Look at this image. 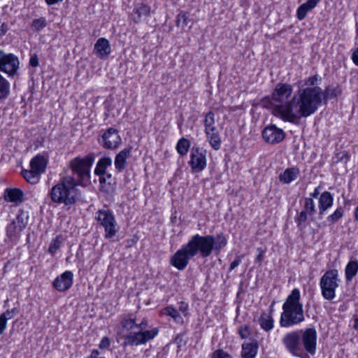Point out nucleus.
<instances>
[{
    "label": "nucleus",
    "mask_w": 358,
    "mask_h": 358,
    "mask_svg": "<svg viewBox=\"0 0 358 358\" xmlns=\"http://www.w3.org/2000/svg\"><path fill=\"white\" fill-rule=\"evenodd\" d=\"M293 87L288 83H278L271 97L264 102L270 104L272 114L284 122L295 123L301 117L315 113L320 102L319 88H303L297 90L293 96Z\"/></svg>",
    "instance_id": "f257e3e1"
},
{
    "label": "nucleus",
    "mask_w": 358,
    "mask_h": 358,
    "mask_svg": "<svg viewBox=\"0 0 358 358\" xmlns=\"http://www.w3.org/2000/svg\"><path fill=\"white\" fill-rule=\"evenodd\" d=\"M282 342L287 350L294 356L301 357L304 352L314 355L316 352L317 331L315 328H307L289 332Z\"/></svg>",
    "instance_id": "f03ea898"
},
{
    "label": "nucleus",
    "mask_w": 358,
    "mask_h": 358,
    "mask_svg": "<svg viewBox=\"0 0 358 358\" xmlns=\"http://www.w3.org/2000/svg\"><path fill=\"white\" fill-rule=\"evenodd\" d=\"M227 244V241L222 233L217 234L215 237L195 234L186 243L194 257L199 255L202 258L208 257L213 250L219 252Z\"/></svg>",
    "instance_id": "7ed1b4c3"
},
{
    "label": "nucleus",
    "mask_w": 358,
    "mask_h": 358,
    "mask_svg": "<svg viewBox=\"0 0 358 358\" xmlns=\"http://www.w3.org/2000/svg\"><path fill=\"white\" fill-rule=\"evenodd\" d=\"M77 186L73 177L69 176L62 177L56 185L52 187L48 195L53 203L70 207L77 201L78 195Z\"/></svg>",
    "instance_id": "20e7f679"
},
{
    "label": "nucleus",
    "mask_w": 358,
    "mask_h": 358,
    "mask_svg": "<svg viewBox=\"0 0 358 358\" xmlns=\"http://www.w3.org/2000/svg\"><path fill=\"white\" fill-rule=\"evenodd\" d=\"M300 299L299 289L294 288L282 305L283 311L280 320L281 327H289L304 320L303 304L300 302Z\"/></svg>",
    "instance_id": "39448f33"
},
{
    "label": "nucleus",
    "mask_w": 358,
    "mask_h": 358,
    "mask_svg": "<svg viewBox=\"0 0 358 358\" xmlns=\"http://www.w3.org/2000/svg\"><path fill=\"white\" fill-rule=\"evenodd\" d=\"M95 160V154L90 152L85 157H76L69 162L71 177L75 178L78 186L87 187L91 182V167Z\"/></svg>",
    "instance_id": "423d86ee"
},
{
    "label": "nucleus",
    "mask_w": 358,
    "mask_h": 358,
    "mask_svg": "<svg viewBox=\"0 0 358 358\" xmlns=\"http://www.w3.org/2000/svg\"><path fill=\"white\" fill-rule=\"evenodd\" d=\"M148 327V320L143 318L140 323H136V329L137 331H130L124 336V341L122 343L126 346H138L145 344L149 341L153 339L158 334V329L153 328L150 330H146Z\"/></svg>",
    "instance_id": "0eeeda50"
},
{
    "label": "nucleus",
    "mask_w": 358,
    "mask_h": 358,
    "mask_svg": "<svg viewBox=\"0 0 358 358\" xmlns=\"http://www.w3.org/2000/svg\"><path fill=\"white\" fill-rule=\"evenodd\" d=\"M95 220L99 225L103 227L106 238H112L118 231L119 227L112 210L107 208L99 210L95 213Z\"/></svg>",
    "instance_id": "6e6552de"
},
{
    "label": "nucleus",
    "mask_w": 358,
    "mask_h": 358,
    "mask_svg": "<svg viewBox=\"0 0 358 358\" xmlns=\"http://www.w3.org/2000/svg\"><path fill=\"white\" fill-rule=\"evenodd\" d=\"M338 282V272L336 269L328 270L322 276L320 286L322 295L325 299L331 301L335 298Z\"/></svg>",
    "instance_id": "1a4fd4ad"
},
{
    "label": "nucleus",
    "mask_w": 358,
    "mask_h": 358,
    "mask_svg": "<svg viewBox=\"0 0 358 358\" xmlns=\"http://www.w3.org/2000/svg\"><path fill=\"white\" fill-rule=\"evenodd\" d=\"M20 62L14 54H6L0 50V71L4 72L9 76H13L19 69Z\"/></svg>",
    "instance_id": "9d476101"
},
{
    "label": "nucleus",
    "mask_w": 358,
    "mask_h": 358,
    "mask_svg": "<svg viewBox=\"0 0 358 358\" xmlns=\"http://www.w3.org/2000/svg\"><path fill=\"white\" fill-rule=\"evenodd\" d=\"M193 257V255L189 250L187 245L185 244L171 257L170 263L179 271H182L187 267L189 260Z\"/></svg>",
    "instance_id": "9b49d317"
},
{
    "label": "nucleus",
    "mask_w": 358,
    "mask_h": 358,
    "mask_svg": "<svg viewBox=\"0 0 358 358\" xmlns=\"http://www.w3.org/2000/svg\"><path fill=\"white\" fill-rule=\"evenodd\" d=\"M99 143L105 149L115 150L122 143V138L118 131L114 128H109L105 131L99 139Z\"/></svg>",
    "instance_id": "f8f14e48"
},
{
    "label": "nucleus",
    "mask_w": 358,
    "mask_h": 358,
    "mask_svg": "<svg viewBox=\"0 0 358 358\" xmlns=\"http://www.w3.org/2000/svg\"><path fill=\"white\" fill-rule=\"evenodd\" d=\"M193 171L201 172L206 166V150L201 148L193 147L189 162Z\"/></svg>",
    "instance_id": "ddd939ff"
},
{
    "label": "nucleus",
    "mask_w": 358,
    "mask_h": 358,
    "mask_svg": "<svg viewBox=\"0 0 358 358\" xmlns=\"http://www.w3.org/2000/svg\"><path fill=\"white\" fill-rule=\"evenodd\" d=\"M28 215L20 210L16 218L7 227L6 233L9 238L19 234L27 225Z\"/></svg>",
    "instance_id": "4468645a"
},
{
    "label": "nucleus",
    "mask_w": 358,
    "mask_h": 358,
    "mask_svg": "<svg viewBox=\"0 0 358 358\" xmlns=\"http://www.w3.org/2000/svg\"><path fill=\"white\" fill-rule=\"evenodd\" d=\"M262 137L268 143L277 144L285 138V133L275 124H271L264 129Z\"/></svg>",
    "instance_id": "2eb2a0df"
},
{
    "label": "nucleus",
    "mask_w": 358,
    "mask_h": 358,
    "mask_svg": "<svg viewBox=\"0 0 358 358\" xmlns=\"http://www.w3.org/2000/svg\"><path fill=\"white\" fill-rule=\"evenodd\" d=\"M73 282V273L70 271H66L54 280L52 286L59 292H65L71 288Z\"/></svg>",
    "instance_id": "dca6fc26"
},
{
    "label": "nucleus",
    "mask_w": 358,
    "mask_h": 358,
    "mask_svg": "<svg viewBox=\"0 0 358 358\" xmlns=\"http://www.w3.org/2000/svg\"><path fill=\"white\" fill-rule=\"evenodd\" d=\"M94 52L101 59L108 58L111 52V47L108 40L105 38H99L94 44Z\"/></svg>",
    "instance_id": "f3484780"
},
{
    "label": "nucleus",
    "mask_w": 358,
    "mask_h": 358,
    "mask_svg": "<svg viewBox=\"0 0 358 358\" xmlns=\"http://www.w3.org/2000/svg\"><path fill=\"white\" fill-rule=\"evenodd\" d=\"M131 148H126L121 150L115 159V169L122 172L127 167V159L131 157Z\"/></svg>",
    "instance_id": "a211bd4d"
},
{
    "label": "nucleus",
    "mask_w": 358,
    "mask_h": 358,
    "mask_svg": "<svg viewBox=\"0 0 358 358\" xmlns=\"http://www.w3.org/2000/svg\"><path fill=\"white\" fill-rule=\"evenodd\" d=\"M300 175L299 169L297 167H290L286 169L279 176V180L284 184H289L295 180Z\"/></svg>",
    "instance_id": "6ab92c4d"
},
{
    "label": "nucleus",
    "mask_w": 358,
    "mask_h": 358,
    "mask_svg": "<svg viewBox=\"0 0 358 358\" xmlns=\"http://www.w3.org/2000/svg\"><path fill=\"white\" fill-rule=\"evenodd\" d=\"M23 196V192L18 188L6 189L4 192L5 200L12 203L22 202Z\"/></svg>",
    "instance_id": "aec40b11"
},
{
    "label": "nucleus",
    "mask_w": 358,
    "mask_h": 358,
    "mask_svg": "<svg viewBox=\"0 0 358 358\" xmlns=\"http://www.w3.org/2000/svg\"><path fill=\"white\" fill-rule=\"evenodd\" d=\"M334 199L329 192H324L319 199V211L322 215L328 208L333 205Z\"/></svg>",
    "instance_id": "412c9836"
},
{
    "label": "nucleus",
    "mask_w": 358,
    "mask_h": 358,
    "mask_svg": "<svg viewBox=\"0 0 358 358\" xmlns=\"http://www.w3.org/2000/svg\"><path fill=\"white\" fill-rule=\"evenodd\" d=\"M47 159L41 155H37L30 162L31 169L37 171L40 174L45 172L47 166Z\"/></svg>",
    "instance_id": "4be33fe9"
},
{
    "label": "nucleus",
    "mask_w": 358,
    "mask_h": 358,
    "mask_svg": "<svg viewBox=\"0 0 358 358\" xmlns=\"http://www.w3.org/2000/svg\"><path fill=\"white\" fill-rule=\"evenodd\" d=\"M314 88H319L320 90V102L317 106V110L318 109L319 106L321 105L322 100H326L327 99H333L338 96L341 94V90L338 87H327L324 91H322V90L320 87H315Z\"/></svg>",
    "instance_id": "5701e85b"
},
{
    "label": "nucleus",
    "mask_w": 358,
    "mask_h": 358,
    "mask_svg": "<svg viewBox=\"0 0 358 358\" xmlns=\"http://www.w3.org/2000/svg\"><path fill=\"white\" fill-rule=\"evenodd\" d=\"M258 345L256 342L243 343L242 345V358H255L257 352Z\"/></svg>",
    "instance_id": "b1692460"
},
{
    "label": "nucleus",
    "mask_w": 358,
    "mask_h": 358,
    "mask_svg": "<svg viewBox=\"0 0 358 358\" xmlns=\"http://www.w3.org/2000/svg\"><path fill=\"white\" fill-rule=\"evenodd\" d=\"M315 0H308L301 4L297 9L296 17L298 20H303L308 11L311 10L316 6Z\"/></svg>",
    "instance_id": "393cba45"
},
{
    "label": "nucleus",
    "mask_w": 358,
    "mask_h": 358,
    "mask_svg": "<svg viewBox=\"0 0 358 358\" xmlns=\"http://www.w3.org/2000/svg\"><path fill=\"white\" fill-rule=\"evenodd\" d=\"M112 165V159L109 157H104L101 158L97 162L96 166L94 169L95 175L104 174L106 172V169Z\"/></svg>",
    "instance_id": "a878e982"
},
{
    "label": "nucleus",
    "mask_w": 358,
    "mask_h": 358,
    "mask_svg": "<svg viewBox=\"0 0 358 358\" xmlns=\"http://www.w3.org/2000/svg\"><path fill=\"white\" fill-rule=\"evenodd\" d=\"M215 114L213 111H209L206 113L204 119V127H205V133L206 134H208L210 131H215L217 130V127L215 125Z\"/></svg>",
    "instance_id": "bb28decb"
},
{
    "label": "nucleus",
    "mask_w": 358,
    "mask_h": 358,
    "mask_svg": "<svg viewBox=\"0 0 358 358\" xmlns=\"http://www.w3.org/2000/svg\"><path fill=\"white\" fill-rule=\"evenodd\" d=\"M22 175L27 182L35 185L39 182L41 174L31 169L30 170L22 169Z\"/></svg>",
    "instance_id": "cd10ccee"
},
{
    "label": "nucleus",
    "mask_w": 358,
    "mask_h": 358,
    "mask_svg": "<svg viewBox=\"0 0 358 358\" xmlns=\"http://www.w3.org/2000/svg\"><path fill=\"white\" fill-rule=\"evenodd\" d=\"M259 323L261 327L266 331H269L273 327V320L271 315L263 313L259 319Z\"/></svg>",
    "instance_id": "c85d7f7f"
},
{
    "label": "nucleus",
    "mask_w": 358,
    "mask_h": 358,
    "mask_svg": "<svg viewBox=\"0 0 358 358\" xmlns=\"http://www.w3.org/2000/svg\"><path fill=\"white\" fill-rule=\"evenodd\" d=\"M10 94V83L0 74V101L7 99Z\"/></svg>",
    "instance_id": "c756f323"
},
{
    "label": "nucleus",
    "mask_w": 358,
    "mask_h": 358,
    "mask_svg": "<svg viewBox=\"0 0 358 358\" xmlns=\"http://www.w3.org/2000/svg\"><path fill=\"white\" fill-rule=\"evenodd\" d=\"M207 138L209 140V143L213 148L217 150L221 146V139L217 130L210 131L208 134H206Z\"/></svg>",
    "instance_id": "7c9ffc66"
},
{
    "label": "nucleus",
    "mask_w": 358,
    "mask_h": 358,
    "mask_svg": "<svg viewBox=\"0 0 358 358\" xmlns=\"http://www.w3.org/2000/svg\"><path fill=\"white\" fill-rule=\"evenodd\" d=\"M358 271V262L357 261H350L345 268V276L347 280H351Z\"/></svg>",
    "instance_id": "2f4dec72"
},
{
    "label": "nucleus",
    "mask_w": 358,
    "mask_h": 358,
    "mask_svg": "<svg viewBox=\"0 0 358 358\" xmlns=\"http://www.w3.org/2000/svg\"><path fill=\"white\" fill-rule=\"evenodd\" d=\"M98 176H99V182L102 187L110 188L115 184V180L110 173L105 172L104 174Z\"/></svg>",
    "instance_id": "473e14b6"
},
{
    "label": "nucleus",
    "mask_w": 358,
    "mask_h": 358,
    "mask_svg": "<svg viewBox=\"0 0 358 358\" xmlns=\"http://www.w3.org/2000/svg\"><path fill=\"white\" fill-rule=\"evenodd\" d=\"M189 147V141L185 138H182L178 141L176 150L181 156H184L187 153Z\"/></svg>",
    "instance_id": "72a5a7b5"
},
{
    "label": "nucleus",
    "mask_w": 358,
    "mask_h": 358,
    "mask_svg": "<svg viewBox=\"0 0 358 358\" xmlns=\"http://www.w3.org/2000/svg\"><path fill=\"white\" fill-rule=\"evenodd\" d=\"M163 313H164V314L171 317L174 320V321L176 322L177 323H181V324L183 323L182 317H181V315L178 313V311L176 308H174L171 306H168V307H166L165 308H164Z\"/></svg>",
    "instance_id": "f704fd0d"
},
{
    "label": "nucleus",
    "mask_w": 358,
    "mask_h": 358,
    "mask_svg": "<svg viewBox=\"0 0 358 358\" xmlns=\"http://www.w3.org/2000/svg\"><path fill=\"white\" fill-rule=\"evenodd\" d=\"M62 241V236L61 235L57 236L50 242L48 248V252L53 256L56 253L57 250L61 247Z\"/></svg>",
    "instance_id": "c9c22d12"
},
{
    "label": "nucleus",
    "mask_w": 358,
    "mask_h": 358,
    "mask_svg": "<svg viewBox=\"0 0 358 358\" xmlns=\"http://www.w3.org/2000/svg\"><path fill=\"white\" fill-rule=\"evenodd\" d=\"M120 324L124 329L131 331L136 328V322L135 317H124L120 322Z\"/></svg>",
    "instance_id": "e433bc0d"
},
{
    "label": "nucleus",
    "mask_w": 358,
    "mask_h": 358,
    "mask_svg": "<svg viewBox=\"0 0 358 358\" xmlns=\"http://www.w3.org/2000/svg\"><path fill=\"white\" fill-rule=\"evenodd\" d=\"M189 22L190 20L187 13L180 12L179 14H178L176 19V25L178 27L184 29L185 27L189 25Z\"/></svg>",
    "instance_id": "4c0bfd02"
},
{
    "label": "nucleus",
    "mask_w": 358,
    "mask_h": 358,
    "mask_svg": "<svg viewBox=\"0 0 358 358\" xmlns=\"http://www.w3.org/2000/svg\"><path fill=\"white\" fill-rule=\"evenodd\" d=\"M134 13L138 15V19L142 17H147L150 15V7L145 4L141 3L134 9Z\"/></svg>",
    "instance_id": "58836bf2"
},
{
    "label": "nucleus",
    "mask_w": 358,
    "mask_h": 358,
    "mask_svg": "<svg viewBox=\"0 0 358 358\" xmlns=\"http://www.w3.org/2000/svg\"><path fill=\"white\" fill-rule=\"evenodd\" d=\"M308 212L302 210L295 219V221L297 224V227L301 230L303 229L306 227L304 223L308 220Z\"/></svg>",
    "instance_id": "ea45409f"
},
{
    "label": "nucleus",
    "mask_w": 358,
    "mask_h": 358,
    "mask_svg": "<svg viewBox=\"0 0 358 358\" xmlns=\"http://www.w3.org/2000/svg\"><path fill=\"white\" fill-rule=\"evenodd\" d=\"M344 213V209L343 207L338 208L335 212L330 215L327 217V220L329 222L334 224L338 220H340L343 216Z\"/></svg>",
    "instance_id": "a19ab883"
},
{
    "label": "nucleus",
    "mask_w": 358,
    "mask_h": 358,
    "mask_svg": "<svg viewBox=\"0 0 358 358\" xmlns=\"http://www.w3.org/2000/svg\"><path fill=\"white\" fill-rule=\"evenodd\" d=\"M303 207V210L308 212L310 215L315 211V203L311 197L305 198Z\"/></svg>",
    "instance_id": "79ce46f5"
},
{
    "label": "nucleus",
    "mask_w": 358,
    "mask_h": 358,
    "mask_svg": "<svg viewBox=\"0 0 358 358\" xmlns=\"http://www.w3.org/2000/svg\"><path fill=\"white\" fill-rule=\"evenodd\" d=\"M46 20L44 17H40L38 19H35L33 20L31 23V27L36 31H40L43 29L46 26Z\"/></svg>",
    "instance_id": "37998d69"
},
{
    "label": "nucleus",
    "mask_w": 358,
    "mask_h": 358,
    "mask_svg": "<svg viewBox=\"0 0 358 358\" xmlns=\"http://www.w3.org/2000/svg\"><path fill=\"white\" fill-rule=\"evenodd\" d=\"M18 313V310L17 308H13L12 310H8L6 312H4L3 314H1L0 316L3 317V319H5L6 322L8 320L12 319L15 314Z\"/></svg>",
    "instance_id": "c03bdc74"
},
{
    "label": "nucleus",
    "mask_w": 358,
    "mask_h": 358,
    "mask_svg": "<svg viewBox=\"0 0 358 358\" xmlns=\"http://www.w3.org/2000/svg\"><path fill=\"white\" fill-rule=\"evenodd\" d=\"M211 358H232L231 356L223 350L219 349L215 350Z\"/></svg>",
    "instance_id": "a18cd8bd"
},
{
    "label": "nucleus",
    "mask_w": 358,
    "mask_h": 358,
    "mask_svg": "<svg viewBox=\"0 0 358 358\" xmlns=\"http://www.w3.org/2000/svg\"><path fill=\"white\" fill-rule=\"evenodd\" d=\"M319 76L318 75H314L313 76H311L308 78L305 81V85L307 86L306 87H316L315 85L317 84V82L318 80Z\"/></svg>",
    "instance_id": "49530a36"
},
{
    "label": "nucleus",
    "mask_w": 358,
    "mask_h": 358,
    "mask_svg": "<svg viewBox=\"0 0 358 358\" xmlns=\"http://www.w3.org/2000/svg\"><path fill=\"white\" fill-rule=\"evenodd\" d=\"M257 251L258 252V255L256 257L255 262V263L259 264V265H261L262 261L264 259L265 250H263L262 248H258L257 249Z\"/></svg>",
    "instance_id": "de8ad7c7"
},
{
    "label": "nucleus",
    "mask_w": 358,
    "mask_h": 358,
    "mask_svg": "<svg viewBox=\"0 0 358 358\" xmlns=\"http://www.w3.org/2000/svg\"><path fill=\"white\" fill-rule=\"evenodd\" d=\"M110 345V341L109 338L105 336L101 339V341L99 345V348L101 350L107 349L109 348Z\"/></svg>",
    "instance_id": "09e8293b"
},
{
    "label": "nucleus",
    "mask_w": 358,
    "mask_h": 358,
    "mask_svg": "<svg viewBox=\"0 0 358 358\" xmlns=\"http://www.w3.org/2000/svg\"><path fill=\"white\" fill-rule=\"evenodd\" d=\"M241 257L237 256L236 258L235 259V260L231 263L229 271L230 272L232 270H234L235 268H236L241 264Z\"/></svg>",
    "instance_id": "8fccbe9b"
},
{
    "label": "nucleus",
    "mask_w": 358,
    "mask_h": 358,
    "mask_svg": "<svg viewBox=\"0 0 358 358\" xmlns=\"http://www.w3.org/2000/svg\"><path fill=\"white\" fill-rule=\"evenodd\" d=\"M29 64L32 67H36L38 66V59L36 55H34L29 59Z\"/></svg>",
    "instance_id": "3c124183"
},
{
    "label": "nucleus",
    "mask_w": 358,
    "mask_h": 358,
    "mask_svg": "<svg viewBox=\"0 0 358 358\" xmlns=\"http://www.w3.org/2000/svg\"><path fill=\"white\" fill-rule=\"evenodd\" d=\"M8 30V24L6 22L0 23V37L4 36Z\"/></svg>",
    "instance_id": "603ef678"
},
{
    "label": "nucleus",
    "mask_w": 358,
    "mask_h": 358,
    "mask_svg": "<svg viewBox=\"0 0 358 358\" xmlns=\"http://www.w3.org/2000/svg\"><path fill=\"white\" fill-rule=\"evenodd\" d=\"M239 334L242 338H246L249 335L248 327H245L239 330Z\"/></svg>",
    "instance_id": "864d4df0"
},
{
    "label": "nucleus",
    "mask_w": 358,
    "mask_h": 358,
    "mask_svg": "<svg viewBox=\"0 0 358 358\" xmlns=\"http://www.w3.org/2000/svg\"><path fill=\"white\" fill-rule=\"evenodd\" d=\"M6 320H5V319H3V317L0 316V334H1L5 330L6 327Z\"/></svg>",
    "instance_id": "5fc2aeb1"
},
{
    "label": "nucleus",
    "mask_w": 358,
    "mask_h": 358,
    "mask_svg": "<svg viewBox=\"0 0 358 358\" xmlns=\"http://www.w3.org/2000/svg\"><path fill=\"white\" fill-rule=\"evenodd\" d=\"M187 309H188L187 304L182 302L180 306V307H179V310L181 311L182 313H183L184 314H186L187 311Z\"/></svg>",
    "instance_id": "6e6d98bb"
},
{
    "label": "nucleus",
    "mask_w": 358,
    "mask_h": 358,
    "mask_svg": "<svg viewBox=\"0 0 358 358\" xmlns=\"http://www.w3.org/2000/svg\"><path fill=\"white\" fill-rule=\"evenodd\" d=\"M352 59L353 62L358 66V48L353 52Z\"/></svg>",
    "instance_id": "4d7b16f0"
},
{
    "label": "nucleus",
    "mask_w": 358,
    "mask_h": 358,
    "mask_svg": "<svg viewBox=\"0 0 358 358\" xmlns=\"http://www.w3.org/2000/svg\"><path fill=\"white\" fill-rule=\"evenodd\" d=\"M320 188V186H318L317 187H316V188L314 189L313 192H312V193H310V197H311L312 199H313V198H317V197L318 196V195L320 194V191H319Z\"/></svg>",
    "instance_id": "13d9d810"
},
{
    "label": "nucleus",
    "mask_w": 358,
    "mask_h": 358,
    "mask_svg": "<svg viewBox=\"0 0 358 358\" xmlns=\"http://www.w3.org/2000/svg\"><path fill=\"white\" fill-rule=\"evenodd\" d=\"M99 352L98 350H93L90 356L88 358H99L97 357L99 355Z\"/></svg>",
    "instance_id": "bf43d9fd"
},
{
    "label": "nucleus",
    "mask_w": 358,
    "mask_h": 358,
    "mask_svg": "<svg viewBox=\"0 0 358 358\" xmlns=\"http://www.w3.org/2000/svg\"><path fill=\"white\" fill-rule=\"evenodd\" d=\"M62 1V0H45V2L48 5H53V4L60 2Z\"/></svg>",
    "instance_id": "052dcab7"
},
{
    "label": "nucleus",
    "mask_w": 358,
    "mask_h": 358,
    "mask_svg": "<svg viewBox=\"0 0 358 358\" xmlns=\"http://www.w3.org/2000/svg\"><path fill=\"white\" fill-rule=\"evenodd\" d=\"M354 327H355V329H358V315L355 318Z\"/></svg>",
    "instance_id": "680f3d73"
},
{
    "label": "nucleus",
    "mask_w": 358,
    "mask_h": 358,
    "mask_svg": "<svg viewBox=\"0 0 358 358\" xmlns=\"http://www.w3.org/2000/svg\"><path fill=\"white\" fill-rule=\"evenodd\" d=\"M8 264H9V262H7L6 263V264L4 265V267H3V271L4 272H6V269L7 268V266H8Z\"/></svg>",
    "instance_id": "e2e57ef3"
},
{
    "label": "nucleus",
    "mask_w": 358,
    "mask_h": 358,
    "mask_svg": "<svg viewBox=\"0 0 358 358\" xmlns=\"http://www.w3.org/2000/svg\"><path fill=\"white\" fill-rule=\"evenodd\" d=\"M320 0H315V3L317 4V3L320 1Z\"/></svg>",
    "instance_id": "0e129e2a"
},
{
    "label": "nucleus",
    "mask_w": 358,
    "mask_h": 358,
    "mask_svg": "<svg viewBox=\"0 0 358 358\" xmlns=\"http://www.w3.org/2000/svg\"><path fill=\"white\" fill-rule=\"evenodd\" d=\"M99 358H105V357H99Z\"/></svg>",
    "instance_id": "69168bd1"
}]
</instances>
